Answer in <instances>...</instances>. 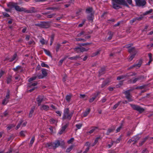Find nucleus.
<instances>
[{"instance_id": "obj_1", "label": "nucleus", "mask_w": 153, "mask_h": 153, "mask_svg": "<svg viewBox=\"0 0 153 153\" xmlns=\"http://www.w3.org/2000/svg\"><path fill=\"white\" fill-rule=\"evenodd\" d=\"M112 7L116 10L122 8L121 5L129 7V5L125 0H111Z\"/></svg>"}, {"instance_id": "obj_2", "label": "nucleus", "mask_w": 153, "mask_h": 153, "mask_svg": "<svg viewBox=\"0 0 153 153\" xmlns=\"http://www.w3.org/2000/svg\"><path fill=\"white\" fill-rule=\"evenodd\" d=\"M65 143L63 140H56L54 142L47 143L46 146L50 147V149H53L54 150L60 146H64L65 145Z\"/></svg>"}, {"instance_id": "obj_3", "label": "nucleus", "mask_w": 153, "mask_h": 153, "mask_svg": "<svg viewBox=\"0 0 153 153\" xmlns=\"http://www.w3.org/2000/svg\"><path fill=\"white\" fill-rule=\"evenodd\" d=\"M129 104L133 110L137 111L140 114L142 113L145 111V108H143L137 105L132 104Z\"/></svg>"}, {"instance_id": "obj_4", "label": "nucleus", "mask_w": 153, "mask_h": 153, "mask_svg": "<svg viewBox=\"0 0 153 153\" xmlns=\"http://www.w3.org/2000/svg\"><path fill=\"white\" fill-rule=\"evenodd\" d=\"M42 75L41 74H37V76L39 79H42L44 77H46L48 75V73L46 69L43 68L41 70Z\"/></svg>"}, {"instance_id": "obj_5", "label": "nucleus", "mask_w": 153, "mask_h": 153, "mask_svg": "<svg viewBox=\"0 0 153 153\" xmlns=\"http://www.w3.org/2000/svg\"><path fill=\"white\" fill-rule=\"evenodd\" d=\"M125 95V97L128 100V102L132 101L133 100L132 98V96L130 95V90H128L123 92Z\"/></svg>"}, {"instance_id": "obj_6", "label": "nucleus", "mask_w": 153, "mask_h": 153, "mask_svg": "<svg viewBox=\"0 0 153 153\" xmlns=\"http://www.w3.org/2000/svg\"><path fill=\"white\" fill-rule=\"evenodd\" d=\"M136 5L138 7H143L146 4L145 0H135Z\"/></svg>"}, {"instance_id": "obj_7", "label": "nucleus", "mask_w": 153, "mask_h": 153, "mask_svg": "<svg viewBox=\"0 0 153 153\" xmlns=\"http://www.w3.org/2000/svg\"><path fill=\"white\" fill-rule=\"evenodd\" d=\"M144 78V76L141 75L138 76L137 77L135 78L133 80H132V79L130 80L129 81L131 83H135L137 81L142 80Z\"/></svg>"}, {"instance_id": "obj_8", "label": "nucleus", "mask_w": 153, "mask_h": 153, "mask_svg": "<svg viewBox=\"0 0 153 153\" xmlns=\"http://www.w3.org/2000/svg\"><path fill=\"white\" fill-rule=\"evenodd\" d=\"M100 94V92H99L93 94L92 95L93 97L89 100V102L90 103L92 102L94 100L97 98Z\"/></svg>"}, {"instance_id": "obj_9", "label": "nucleus", "mask_w": 153, "mask_h": 153, "mask_svg": "<svg viewBox=\"0 0 153 153\" xmlns=\"http://www.w3.org/2000/svg\"><path fill=\"white\" fill-rule=\"evenodd\" d=\"M44 97L42 95H39L36 98V100L38 102L37 104L38 106L41 105V102L43 101Z\"/></svg>"}, {"instance_id": "obj_10", "label": "nucleus", "mask_w": 153, "mask_h": 153, "mask_svg": "<svg viewBox=\"0 0 153 153\" xmlns=\"http://www.w3.org/2000/svg\"><path fill=\"white\" fill-rule=\"evenodd\" d=\"M38 82L36 81H35L34 82H29L27 84V89H29L30 88L31 86L36 87L35 86H36Z\"/></svg>"}, {"instance_id": "obj_11", "label": "nucleus", "mask_w": 153, "mask_h": 153, "mask_svg": "<svg viewBox=\"0 0 153 153\" xmlns=\"http://www.w3.org/2000/svg\"><path fill=\"white\" fill-rule=\"evenodd\" d=\"M50 22H42V28H48L50 27Z\"/></svg>"}, {"instance_id": "obj_12", "label": "nucleus", "mask_w": 153, "mask_h": 153, "mask_svg": "<svg viewBox=\"0 0 153 153\" xmlns=\"http://www.w3.org/2000/svg\"><path fill=\"white\" fill-rule=\"evenodd\" d=\"M115 129V127L114 126H113L108 129L106 133L107 135H109L111 133L113 132Z\"/></svg>"}, {"instance_id": "obj_13", "label": "nucleus", "mask_w": 153, "mask_h": 153, "mask_svg": "<svg viewBox=\"0 0 153 153\" xmlns=\"http://www.w3.org/2000/svg\"><path fill=\"white\" fill-rule=\"evenodd\" d=\"M14 8L18 12H22L25 11V8L23 7H20L18 5L17 3H16V4Z\"/></svg>"}, {"instance_id": "obj_14", "label": "nucleus", "mask_w": 153, "mask_h": 153, "mask_svg": "<svg viewBox=\"0 0 153 153\" xmlns=\"http://www.w3.org/2000/svg\"><path fill=\"white\" fill-rule=\"evenodd\" d=\"M94 18V13H91L87 16V18L88 20L92 22H93V19Z\"/></svg>"}, {"instance_id": "obj_15", "label": "nucleus", "mask_w": 153, "mask_h": 153, "mask_svg": "<svg viewBox=\"0 0 153 153\" xmlns=\"http://www.w3.org/2000/svg\"><path fill=\"white\" fill-rule=\"evenodd\" d=\"M128 51L130 54H136L137 52L134 47H132L129 48L128 50Z\"/></svg>"}, {"instance_id": "obj_16", "label": "nucleus", "mask_w": 153, "mask_h": 153, "mask_svg": "<svg viewBox=\"0 0 153 153\" xmlns=\"http://www.w3.org/2000/svg\"><path fill=\"white\" fill-rule=\"evenodd\" d=\"M149 138V137L147 136L143 138L142 141H140L139 143V146H142L144 144Z\"/></svg>"}, {"instance_id": "obj_17", "label": "nucleus", "mask_w": 153, "mask_h": 153, "mask_svg": "<svg viewBox=\"0 0 153 153\" xmlns=\"http://www.w3.org/2000/svg\"><path fill=\"white\" fill-rule=\"evenodd\" d=\"M16 4V3L10 2L7 4V6L10 8L12 9L13 8H15Z\"/></svg>"}, {"instance_id": "obj_18", "label": "nucleus", "mask_w": 153, "mask_h": 153, "mask_svg": "<svg viewBox=\"0 0 153 153\" xmlns=\"http://www.w3.org/2000/svg\"><path fill=\"white\" fill-rule=\"evenodd\" d=\"M109 81L108 80H105L103 82L102 84L101 85V88H103L104 87L107 86L108 85Z\"/></svg>"}, {"instance_id": "obj_19", "label": "nucleus", "mask_w": 153, "mask_h": 153, "mask_svg": "<svg viewBox=\"0 0 153 153\" xmlns=\"http://www.w3.org/2000/svg\"><path fill=\"white\" fill-rule=\"evenodd\" d=\"M72 116V115H63L62 119L63 120H66L67 121H69L71 119Z\"/></svg>"}, {"instance_id": "obj_20", "label": "nucleus", "mask_w": 153, "mask_h": 153, "mask_svg": "<svg viewBox=\"0 0 153 153\" xmlns=\"http://www.w3.org/2000/svg\"><path fill=\"white\" fill-rule=\"evenodd\" d=\"M133 142H137V141L138 140L140 139V137H139L138 135L134 136L132 137Z\"/></svg>"}, {"instance_id": "obj_21", "label": "nucleus", "mask_w": 153, "mask_h": 153, "mask_svg": "<svg viewBox=\"0 0 153 153\" xmlns=\"http://www.w3.org/2000/svg\"><path fill=\"white\" fill-rule=\"evenodd\" d=\"M105 71V68H101L99 71L100 76L104 74Z\"/></svg>"}, {"instance_id": "obj_22", "label": "nucleus", "mask_w": 153, "mask_h": 153, "mask_svg": "<svg viewBox=\"0 0 153 153\" xmlns=\"http://www.w3.org/2000/svg\"><path fill=\"white\" fill-rule=\"evenodd\" d=\"M97 128H98V127H92L91 128V130H90V131H89L88 132H87V133L88 134H91L92 133H93L94 131L95 130V129H97Z\"/></svg>"}, {"instance_id": "obj_23", "label": "nucleus", "mask_w": 153, "mask_h": 153, "mask_svg": "<svg viewBox=\"0 0 153 153\" xmlns=\"http://www.w3.org/2000/svg\"><path fill=\"white\" fill-rule=\"evenodd\" d=\"M80 58V57L79 56L76 55L74 56L69 57L68 59L71 60H76L77 59H79Z\"/></svg>"}, {"instance_id": "obj_24", "label": "nucleus", "mask_w": 153, "mask_h": 153, "mask_svg": "<svg viewBox=\"0 0 153 153\" xmlns=\"http://www.w3.org/2000/svg\"><path fill=\"white\" fill-rule=\"evenodd\" d=\"M86 35V34H85V32L84 31H82L80 33L77 35V36L79 37L82 36H84Z\"/></svg>"}, {"instance_id": "obj_25", "label": "nucleus", "mask_w": 153, "mask_h": 153, "mask_svg": "<svg viewBox=\"0 0 153 153\" xmlns=\"http://www.w3.org/2000/svg\"><path fill=\"white\" fill-rule=\"evenodd\" d=\"M114 34V32L110 31L108 32V34L109 35V36L108 38V39L110 40L112 38Z\"/></svg>"}, {"instance_id": "obj_26", "label": "nucleus", "mask_w": 153, "mask_h": 153, "mask_svg": "<svg viewBox=\"0 0 153 153\" xmlns=\"http://www.w3.org/2000/svg\"><path fill=\"white\" fill-rule=\"evenodd\" d=\"M10 91L9 89H7L5 98L9 100L10 98Z\"/></svg>"}, {"instance_id": "obj_27", "label": "nucleus", "mask_w": 153, "mask_h": 153, "mask_svg": "<svg viewBox=\"0 0 153 153\" xmlns=\"http://www.w3.org/2000/svg\"><path fill=\"white\" fill-rule=\"evenodd\" d=\"M37 77H38L37 75L36 76H35L31 77L29 79H28V81L29 82H31L33 81L36 80Z\"/></svg>"}, {"instance_id": "obj_28", "label": "nucleus", "mask_w": 153, "mask_h": 153, "mask_svg": "<svg viewBox=\"0 0 153 153\" xmlns=\"http://www.w3.org/2000/svg\"><path fill=\"white\" fill-rule=\"evenodd\" d=\"M9 101V100L8 99L4 98L2 100V104L3 105H5Z\"/></svg>"}, {"instance_id": "obj_29", "label": "nucleus", "mask_w": 153, "mask_h": 153, "mask_svg": "<svg viewBox=\"0 0 153 153\" xmlns=\"http://www.w3.org/2000/svg\"><path fill=\"white\" fill-rule=\"evenodd\" d=\"M102 138V137H101L100 136H99L95 139L94 142L97 144L98 143V140H101Z\"/></svg>"}, {"instance_id": "obj_30", "label": "nucleus", "mask_w": 153, "mask_h": 153, "mask_svg": "<svg viewBox=\"0 0 153 153\" xmlns=\"http://www.w3.org/2000/svg\"><path fill=\"white\" fill-rule=\"evenodd\" d=\"M46 9L47 10H59V8L56 7H48Z\"/></svg>"}, {"instance_id": "obj_31", "label": "nucleus", "mask_w": 153, "mask_h": 153, "mask_svg": "<svg viewBox=\"0 0 153 153\" xmlns=\"http://www.w3.org/2000/svg\"><path fill=\"white\" fill-rule=\"evenodd\" d=\"M16 56H17L16 54V53L14 54L13 55V56L10 59H8L9 60V62H12L14 60L16 59Z\"/></svg>"}, {"instance_id": "obj_32", "label": "nucleus", "mask_w": 153, "mask_h": 153, "mask_svg": "<svg viewBox=\"0 0 153 153\" xmlns=\"http://www.w3.org/2000/svg\"><path fill=\"white\" fill-rule=\"evenodd\" d=\"M140 67V66H139V65H138V64H134L133 65H132V66L129 67V69H131L133 68H137Z\"/></svg>"}, {"instance_id": "obj_33", "label": "nucleus", "mask_w": 153, "mask_h": 153, "mask_svg": "<svg viewBox=\"0 0 153 153\" xmlns=\"http://www.w3.org/2000/svg\"><path fill=\"white\" fill-rule=\"evenodd\" d=\"M122 102L121 101H119L113 107V109L114 110L115 109L120 105V103Z\"/></svg>"}, {"instance_id": "obj_34", "label": "nucleus", "mask_w": 153, "mask_h": 153, "mask_svg": "<svg viewBox=\"0 0 153 153\" xmlns=\"http://www.w3.org/2000/svg\"><path fill=\"white\" fill-rule=\"evenodd\" d=\"M49 108V107L48 106L46 105H42V106L41 107V109L42 110H48Z\"/></svg>"}, {"instance_id": "obj_35", "label": "nucleus", "mask_w": 153, "mask_h": 153, "mask_svg": "<svg viewBox=\"0 0 153 153\" xmlns=\"http://www.w3.org/2000/svg\"><path fill=\"white\" fill-rule=\"evenodd\" d=\"M63 115H70L69 114V109L68 108L65 109Z\"/></svg>"}, {"instance_id": "obj_36", "label": "nucleus", "mask_w": 153, "mask_h": 153, "mask_svg": "<svg viewBox=\"0 0 153 153\" xmlns=\"http://www.w3.org/2000/svg\"><path fill=\"white\" fill-rule=\"evenodd\" d=\"M91 43H79L78 44V45L80 47H82V46H86L87 45H89L91 44Z\"/></svg>"}, {"instance_id": "obj_37", "label": "nucleus", "mask_w": 153, "mask_h": 153, "mask_svg": "<svg viewBox=\"0 0 153 153\" xmlns=\"http://www.w3.org/2000/svg\"><path fill=\"white\" fill-rule=\"evenodd\" d=\"M153 10L152 9H150L149 10L146 11L144 13V15H146L148 14H151Z\"/></svg>"}, {"instance_id": "obj_38", "label": "nucleus", "mask_w": 153, "mask_h": 153, "mask_svg": "<svg viewBox=\"0 0 153 153\" xmlns=\"http://www.w3.org/2000/svg\"><path fill=\"white\" fill-rule=\"evenodd\" d=\"M136 54L135 53H131V55L128 58L129 60V61H131L134 58V57L135 55H136Z\"/></svg>"}, {"instance_id": "obj_39", "label": "nucleus", "mask_w": 153, "mask_h": 153, "mask_svg": "<svg viewBox=\"0 0 153 153\" xmlns=\"http://www.w3.org/2000/svg\"><path fill=\"white\" fill-rule=\"evenodd\" d=\"M93 9L92 7H89L86 10V12L87 13H90L92 12Z\"/></svg>"}, {"instance_id": "obj_40", "label": "nucleus", "mask_w": 153, "mask_h": 153, "mask_svg": "<svg viewBox=\"0 0 153 153\" xmlns=\"http://www.w3.org/2000/svg\"><path fill=\"white\" fill-rule=\"evenodd\" d=\"M69 124V122H67L65 124V125L62 126V130L65 131L66 128L68 126Z\"/></svg>"}, {"instance_id": "obj_41", "label": "nucleus", "mask_w": 153, "mask_h": 153, "mask_svg": "<svg viewBox=\"0 0 153 153\" xmlns=\"http://www.w3.org/2000/svg\"><path fill=\"white\" fill-rule=\"evenodd\" d=\"M23 121L22 120L19 121V122L18 123L15 128L16 130H17L20 127V126L22 124Z\"/></svg>"}, {"instance_id": "obj_42", "label": "nucleus", "mask_w": 153, "mask_h": 153, "mask_svg": "<svg viewBox=\"0 0 153 153\" xmlns=\"http://www.w3.org/2000/svg\"><path fill=\"white\" fill-rule=\"evenodd\" d=\"M15 125L14 124H11L9 125L7 127V131L10 130L11 128L14 127Z\"/></svg>"}, {"instance_id": "obj_43", "label": "nucleus", "mask_w": 153, "mask_h": 153, "mask_svg": "<svg viewBox=\"0 0 153 153\" xmlns=\"http://www.w3.org/2000/svg\"><path fill=\"white\" fill-rule=\"evenodd\" d=\"M100 51L98 50V51H96L94 53H93L92 54V56L93 57V56H95L97 55L98 54H100Z\"/></svg>"}, {"instance_id": "obj_44", "label": "nucleus", "mask_w": 153, "mask_h": 153, "mask_svg": "<svg viewBox=\"0 0 153 153\" xmlns=\"http://www.w3.org/2000/svg\"><path fill=\"white\" fill-rule=\"evenodd\" d=\"M22 68V67L20 66H17L16 68H14L13 69V70L15 71V72H16L19 69H21Z\"/></svg>"}, {"instance_id": "obj_45", "label": "nucleus", "mask_w": 153, "mask_h": 153, "mask_svg": "<svg viewBox=\"0 0 153 153\" xmlns=\"http://www.w3.org/2000/svg\"><path fill=\"white\" fill-rule=\"evenodd\" d=\"M30 9L32 13H36L37 12V10H36L35 9V8L34 7H32Z\"/></svg>"}, {"instance_id": "obj_46", "label": "nucleus", "mask_w": 153, "mask_h": 153, "mask_svg": "<svg viewBox=\"0 0 153 153\" xmlns=\"http://www.w3.org/2000/svg\"><path fill=\"white\" fill-rule=\"evenodd\" d=\"M43 50L44 52L47 55L50 56H51V53L49 51L45 49H44Z\"/></svg>"}, {"instance_id": "obj_47", "label": "nucleus", "mask_w": 153, "mask_h": 153, "mask_svg": "<svg viewBox=\"0 0 153 153\" xmlns=\"http://www.w3.org/2000/svg\"><path fill=\"white\" fill-rule=\"evenodd\" d=\"M125 78V76L124 75H121L118 76L117 77V80H119L121 79H123L124 78Z\"/></svg>"}, {"instance_id": "obj_48", "label": "nucleus", "mask_w": 153, "mask_h": 153, "mask_svg": "<svg viewBox=\"0 0 153 153\" xmlns=\"http://www.w3.org/2000/svg\"><path fill=\"white\" fill-rule=\"evenodd\" d=\"M80 52H83L84 51H88V49H86L85 48L83 47H82L80 46Z\"/></svg>"}, {"instance_id": "obj_49", "label": "nucleus", "mask_w": 153, "mask_h": 153, "mask_svg": "<svg viewBox=\"0 0 153 153\" xmlns=\"http://www.w3.org/2000/svg\"><path fill=\"white\" fill-rule=\"evenodd\" d=\"M71 95H67L66 97V100L68 102H69L71 98Z\"/></svg>"}, {"instance_id": "obj_50", "label": "nucleus", "mask_w": 153, "mask_h": 153, "mask_svg": "<svg viewBox=\"0 0 153 153\" xmlns=\"http://www.w3.org/2000/svg\"><path fill=\"white\" fill-rule=\"evenodd\" d=\"M50 122L51 124H54L55 123H57V121L53 118H51L50 119Z\"/></svg>"}, {"instance_id": "obj_51", "label": "nucleus", "mask_w": 153, "mask_h": 153, "mask_svg": "<svg viewBox=\"0 0 153 153\" xmlns=\"http://www.w3.org/2000/svg\"><path fill=\"white\" fill-rule=\"evenodd\" d=\"M34 140H35V137L34 136L32 137L31 139L30 140V146H32L33 144V143L34 142Z\"/></svg>"}, {"instance_id": "obj_52", "label": "nucleus", "mask_w": 153, "mask_h": 153, "mask_svg": "<svg viewBox=\"0 0 153 153\" xmlns=\"http://www.w3.org/2000/svg\"><path fill=\"white\" fill-rule=\"evenodd\" d=\"M73 146H70L66 150V152H70L72 149H73Z\"/></svg>"}, {"instance_id": "obj_53", "label": "nucleus", "mask_w": 153, "mask_h": 153, "mask_svg": "<svg viewBox=\"0 0 153 153\" xmlns=\"http://www.w3.org/2000/svg\"><path fill=\"white\" fill-rule=\"evenodd\" d=\"M61 46V45L59 43H58L57 44L56 47V52L58 51L59 49Z\"/></svg>"}, {"instance_id": "obj_54", "label": "nucleus", "mask_w": 153, "mask_h": 153, "mask_svg": "<svg viewBox=\"0 0 153 153\" xmlns=\"http://www.w3.org/2000/svg\"><path fill=\"white\" fill-rule=\"evenodd\" d=\"M37 88L36 87H33V88L29 89H28L27 90V92H31L34 91Z\"/></svg>"}, {"instance_id": "obj_55", "label": "nucleus", "mask_w": 153, "mask_h": 153, "mask_svg": "<svg viewBox=\"0 0 153 153\" xmlns=\"http://www.w3.org/2000/svg\"><path fill=\"white\" fill-rule=\"evenodd\" d=\"M74 51H76L77 53L80 52V47L75 48H74Z\"/></svg>"}, {"instance_id": "obj_56", "label": "nucleus", "mask_w": 153, "mask_h": 153, "mask_svg": "<svg viewBox=\"0 0 153 153\" xmlns=\"http://www.w3.org/2000/svg\"><path fill=\"white\" fill-rule=\"evenodd\" d=\"M41 66L43 67H46L47 68H49V66L46 64H45L44 62H42L41 64Z\"/></svg>"}, {"instance_id": "obj_57", "label": "nucleus", "mask_w": 153, "mask_h": 153, "mask_svg": "<svg viewBox=\"0 0 153 153\" xmlns=\"http://www.w3.org/2000/svg\"><path fill=\"white\" fill-rule=\"evenodd\" d=\"M26 132V131H22L20 132V134L21 136L24 137L25 136V133Z\"/></svg>"}, {"instance_id": "obj_58", "label": "nucleus", "mask_w": 153, "mask_h": 153, "mask_svg": "<svg viewBox=\"0 0 153 153\" xmlns=\"http://www.w3.org/2000/svg\"><path fill=\"white\" fill-rule=\"evenodd\" d=\"M90 110H91L90 108L88 109L84 113L83 115H88L89 114V113L90 111Z\"/></svg>"}, {"instance_id": "obj_59", "label": "nucleus", "mask_w": 153, "mask_h": 153, "mask_svg": "<svg viewBox=\"0 0 153 153\" xmlns=\"http://www.w3.org/2000/svg\"><path fill=\"white\" fill-rule=\"evenodd\" d=\"M133 134V131L132 130L128 131L126 133V135L127 136H129Z\"/></svg>"}, {"instance_id": "obj_60", "label": "nucleus", "mask_w": 153, "mask_h": 153, "mask_svg": "<svg viewBox=\"0 0 153 153\" xmlns=\"http://www.w3.org/2000/svg\"><path fill=\"white\" fill-rule=\"evenodd\" d=\"M85 21H86L85 19L83 20L82 21V22L80 24L78 25V27H82L83 26V25L85 23Z\"/></svg>"}, {"instance_id": "obj_61", "label": "nucleus", "mask_w": 153, "mask_h": 153, "mask_svg": "<svg viewBox=\"0 0 153 153\" xmlns=\"http://www.w3.org/2000/svg\"><path fill=\"white\" fill-rule=\"evenodd\" d=\"M125 78L132 76L131 73H129L124 75Z\"/></svg>"}, {"instance_id": "obj_62", "label": "nucleus", "mask_w": 153, "mask_h": 153, "mask_svg": "<svg viewBox=\"0 0 153 153\" xmlns=\"http://www.w3.org/2000/svg\"><path fill=\"white\" fill-rule=\"evenodd\" d=\"M75 126L77 129H79L82 126V124L80 123L79 124H76Z\"/></svg>"}, {"instance_id": "obj_63", "label": "nucleus", "mask_w": 153, "mask_h": 153, "mask_svg": "<svg viewBox=\"0 0 153 153\" xmlns=\"http://www.w3.org/2000/svg\"><path fill=\"white\" fill-rule=\"evenodd\" d=\"M11 81V79L10 77H8L7 79V83L8 84L10 83Z\"/></svg>"}, {"instance_id": "obj_64", "label": "nucleus", "mask_w": 153, "mask_h": 153, "mask_svg": "<svg viewBox=\"0 0 153 153\" xmlns=\"http://www.w3.org/2000/svg\"><path fill=\"white\" fill-rule=\"evenodd\" d=\"M74 139V138H71L70 140L68 141V143L69 144L73 142Z\"/></svg>"}]
</instances>
